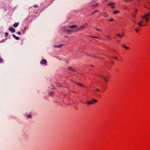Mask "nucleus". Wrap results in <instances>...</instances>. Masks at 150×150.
I'll list each match as a JSON object with an SVG mask.
<instances>
[{
    "label": "nucleus",
    "mask_w": 150,
    "mask_h": 150,
    "mask_svg": "<svg viewBox=\"0 0 150 150\" xmlns=\"http://www.w3.org/2000/svg\"><path fill=\"white\" fill-rule=\"evenodd\" d=\"M99 11L95 10V11H93V13H96V12H98Z\"/></svg>",
    "instance_id": "28"
},
{
    "label": "nucleus",
    "mask_w": 150,
    "mask_h": 150,
    "mask_svg": "<svg viewBox=\"0 0 150 150\" xmlns=\"http://www.w3.org/2000/svg\"><path fill=\"white\" fill-rule=\"evenodd\" d=\"M27 117L28 118H30L31 117V115H28Z\"/></svg>",
    "instance_id": "30"
},
{
    "label": "nucleus",
    "mask_w": 150,
    "mask_h": 150,
    "mask_svg": "<svg viewBox=\"0 0 150 150\" xmlns=\"http://www.w3.org/2000/svg\"><path fill=\"white\" fill-rule=\"evenodd\" d=\"M116 4L114 2H111L109 3L108 4V6H109L111 8L114 9L115 8Z\"/></svg>",
    "instance_id": "3"
},
{
    "label": "nucleus",
    "mask_w": 150,
    "mask_h": 150,
    "mask_svg": "<svg viewBox=\"0 0 150 150\" xmlns=\"http://www.w3.org/2000/svg\"><path fill=\"white\" fill-rule=\"evenodd\" d=\"M127 7H125V9H127Z\"/></svg>",
    "instance_id": "38"
},
{
    "label": "nucleus",
    "mask_w": 150,
    "mask_h": 150,
    "mask_svg": "<svg viewBox=\"0 0 150 150\" xmlns=\"http://www.w3.org/2000/svg\"><path fill=\"white\" fill-rule=\"evenodd\" d=\"M122 47H124L125 49L127 50H129L130 49L129 47H127L124 45H122Z\"/></svg>",
    "instance_id": "11"
},
{
    "label": "nucleus",
    "mask_w": 150,
    "mask_h": 150,
    "mask_svg": "<svg viewBox=\"0 0 150 150\" xmlns=\"http://www.w3.org/2000/svg\"><path fill=\"white\" fill-rule=\"evenodd\" d=\"M120 11L118 10H115L113 12V13L114 14L119 13Z\"/></svg>",
    "instance_id": "15"
},
{
    "label": "nucleus",
    "mask_w": 150,
    "mask_h": 150,
    "mask_svg": "<svg viewBox=\"0 0 150 150\" xmlns=\"http://www.w3.org/2000/svg\"><path fill=\"white\" fill-rule=\"evenodd\" d=\"M69 27L71 28H76L77 27V26L76 25H74L71 26H69Z\"/></svg>",
    "instance_id": "13"
},
{
    "label": "nucleus",
    "mask_w": 150,
    "mask_h": 150,
    "mask_svg": "<svg viewBox=\"0 0 150 150\" xmlns=\"http://www.w3.org/2000/svg\"><path fill=\"white\" fill-rule=\"evenodd\" d=\"M109 21H114V20L113 18H111L109 20Z\"/></svg>",
    "instance_id": "21"
},
{
    "label": "nucleus",
    "mask_w": 150,
    "mask_h": 150,
    "mask_svg": "<svg viewBox=\"0 0 150 150\" xmlns=\"http://www.w3.org/2000/svg\"><path fill=\"white\" fill-rule=\"evenodd\" d=\"M34 7L35 8H36L38 7V6L36 5H35L34 6Z\"/></svg>",
    "instance_id": "33"
},
{
    "label": "nucleus",
    "mask_w": 150,
    "mask_h": 150,
    "mask_svg": "<svg viewBox=\"0 0 150 150\" xmlns=\"http://www.w3.org/2000/svg\"><path fill=\"white\" fill-rule=\"evenodd\" d=\"M17 33H18V35H21V32H18Z\"/></svg>",
    "instance_id": "35"
},
{
    "label": "nucleus",
    "mask_w": 150,
    "mask_h": 150,
    "mask_svg": "<svg viewBox=\"0 0 150 150\" xmlns=\"http://www.w3.org/2000/svg\"><path fill=\"white\" fill-rule=\"evenodd\" d=\"M92 37V38H98L97 37Z\"/></svg>",
    "instance_id": "36"
},
{
    "label": "nucleus",
    "mask_w": 150,
    "mask_h": 150,
    "mask_svg": "<svg viewBox=\"0 0 150 150\" xmlns=\"http://www.w3.org/2000/svg\"><path fill=\"white\" fill-rule=\"evenodd\" d=\"M141 18V20L138 23V25L141 27L146 25L150 20V12L142 16Z\"/></svg>",
    "instance_id": "1"
},
{
    "label": "nucleus",
    "mask_w": 150,
    "mask_h": 150,
    "mask_svg": "<svg viewBox=\"0 0 150 150\" xmlns=\"http://www.w3.org/2000/svg\"><path fill=\"white\" fill-rule=\"evenodd\" d=\"M8 33L7 32H6V33L5 34V37H7V36H8Z\"/></svg>",
    "instance_id": "27"
},
{
    "label": "nucleus",
    "mask_w": 150,
    "mask_h": 150,
    "mask_svg": "<svg viewBox=\"0 0 150 150\" xmlns=\"http://www.w3.org/2000/svg\"><path fill=\"white\" fill-rule=\"evenodd\" d=\"M18 24H19L18 23H15L13 25V26L14 27H15V28L16 27L18 26Z\"/></svg>",
    "instance_id": "17"
},
{
    "label": "nucleus",
    "mask_w": 150,
    "mask_h": 150,
    "mask_svg": "<svg viewBox=\"0 0 150 150\" xmlns=\"http://www.w3.org/2000/svg\"><path fill=\"white\" fill-rule=\"evenodd\" d=\"M105 37L106 38L108 39H110V36L108 35H106Z\"/></svg>",
    "instance_id": "22"
},
{
    "label": "nucleus",
    "mask_w": 150,
    "mask_h": 150,
    "mask_svg": "<svg viewBox=\"0 0 150 150\" xmlns=\"http://www.w3.org/2000/svg\"><path fill=\"white\" fill-rule=\"evenodd\" d=\"M102 15L104 17H107L108 16V15L106 12H103L101 13Z\"/></svg>",
    "instance_id": "14"
},
{
    "label": "nucleus",
    "mask_w": 150,
    "mask_h": 150,
    "mask_svg": "<svg viewBox=\"0 0 150 150\" xmlns=\"http://www.w3.org/2000/svg\"><path fill=\"white\" fill-rule=\"evenodd\" d=\"M102 77L105 80V81L106 82L108 81V77L103 76H102Z\"/></svg>",
    "instance_id": "8"
},
{
    "label": "nucleus",
    "mask_w": 150,
    "mask_h": 150,
    "mask_svg": "<svg viewBox=\"0 0 150 150\" xmlns=\"http://www.w3.org/2000/svg\"><path fill=\"white\" fill-rule=\"evenodd\" d=\"M75 83L77 85L81 87H85V86L82 85L81 83L76 82Z\"/></svg>",
    "instance_id": "12"
},
{
    "label": "nucleus",
    "mask_w": 150,
    "mask_h": 150,
    "mask_svg": "<svg viewBox=\"0 0 150 150\" xmlns=\"http://www.w3.org/2000/svg\"><path fill=\"white\" fill-rule=\"evenodd\" d=\"M122 36H124V35L123 34L122 35Z\"/></svg>",
    "instance_id": "39"
},
{
    "label": "nucleus",
    "mask_w": 150,
    "mask_h": 150,
    "mask_svg": "<svg viewBox=\"0 0 150 150\" xmlns=\"http://www.w3.org/2000/svg\"><path fill=\"white\" fill-rule=\"evenodd\" d=\"M9 30L12 33H14L15 32V29L13 27L9 28Z\"/></svg>",
    "instance_id": "9"
},
{
    "label": "nucleus",
    "mask_w": 150,
    "mask_h": 150,
    "mask_svg": "<svg viewBox=\"0 0 150 150\" xmlns=\"http://www.w3.org/2000/svg\"><path fill=\"white\" fill-rule=\"evenodd\" d=\"M138 11V10L136 8H135L134 10V11L133 12L134 14L133 15V16L135 18L136 17L135 15L137 13Z\"/></svg>",
    "instance_id": "6"
},
{
    "label": "nucleus",
    "mask_w": 150,
    "mask_h": 150,
    "mask_svg": "<svg viewBox=\"0 0 150 150\" xmlns=\"http://www.w3.org/2000/svg\"><path fill=\"white\" fill-rule=\"evenodd\" d=\"M98 6V3H96L94 5H93L92 6L93 7H97Z\"/></svg>",
    "instance_id": "19"
},
{
    "label": "nucleus",
    "mask_w": 150,
    "mask_h": 150,
    "mask_svg": "<svg viewBox=\"0 0 150 150\" xmlns=\"http://www.w3.org/2000/svg\"><path fill=\"white\" fill-rule=\"evenodd\" d=\"M117 36L119 37L122 38V35L120 34H117Z\"/></svg>",
    "instance_id": "26"
},
{
    "label": "nucleus",
    "mask_w": 150,
    "mask_h": 150,
    "mask_svg": "<svg viewBox=\"0 0 150 150\" xmlns=\"http://www.w3.org/2000/svg\"><path fill=\"white\" fill-rule=\"evenodd\" d=\"M40 63L42 64H47V61L45 59H43L41 61Z\"/></svg>",
    "instance_id": "7"
},
{
    "label": "nucleus",
    "mask_w": 150,
    "mask_h": 150,
    "mask_svg": "<svg viewBox=\"0 0 150 150\" xmlns=\"http://www.w3.org/2000/svg\"><path fill=\"white\" fill-rule=\"evenodd\" d=\"M68 69L70 71H75V70L71 67H68Z\"/></svg>",
    "instance_id": "16"
},
{
    "label": "nucleus",
    "mask_w": 150,
    "mask_h": 150,
    "mask_svg": "<svg viewBox=\"0 0 150 150\" xmlns=\"http://www.w3.org/2000/svg\"><path fill=\"white\" fill-rule=\"evenodd\" d=\"M96 90L97 91H99V90L98 89H96Z\"/></svg>",
    "instance_id": "37"
},
{
    "label": "nucleus",
    "mask_w": 150,
    "mask_h": 150,
    "mask_svg": "<svg viewBox=\"0 0 150 150\" xmlns=\"http://www.w3.org/2000/svg\"><path fill=\"white\" fill-rule=\"evenodd\" d=\"M3 62V60L2 58L0 59V63H2Z\"/></svg>",
    "instance_id": "31"
},
{
    "label": "nucleus",
    "mask_w": 150,
    "mask_h": 150,
    "mask_svg": "<svg viewBox=\"0 0 150 150\" xmlns=\"http://www.w3.org/2000/svg\"><path fill=\"white\" fill-rule=\"evenodd\" d=\"M50 95L52 96L54 94V93L53 92H51L50 93Z\"/></svg>",
    "instance_id": "29"
},
{
    "label": "nucleus",
    "mask_w": 150,
    "mask_h": 150,
    "mask_svg": "<svg viewBox=\"0 0 150 150\" xmlns=\"http://www.w3.org/2000/svg\"><path fill=\"white\" fill-rule=\"evenodd\" d=\"M120 59H119V61H120L121 62H122L123 60V59L121 57H120Z\"/></svg>",
    "instance_id": "25"
},
{
    "label": "nucleus",
    "mask_w": 150,
    "mask_h": 150,
    "mask_svg": "<svg viewBox=\"0 0 150 150\" xmlns=\"http://www.w3.org/2000/svg\"><path fill=\"white\" fill-rule=\"evenodd\" d=\"M13 37H14L17 40H18L19 39V37H16L14 35H13Z\"/></svg>",
    "instance_id": "18"
},
{
    "label": "nucleus",
    "mask_w": 150,
    "mask_h": 150,
    "mask_svg": "<svg viewBox=\"0 0 150 150\" xmlns=\"http://www.w3.org/2000/svg\"><path fill=\"white\" fill-rule=\"evenodd\" d=\"M133 0H124V1L126 2H128L133 1Z\"/></svg>",
    "instance_id": "24"
},
{
    "label": "nucleus",
    "mask_w": 150,
    "mask_h": 150,
    "mask_svg": "<svg viewBox=\"0 0 150 150\" xmlns=\"http://www.w3.org/2000/svg\"><path fill=\"white\" fill-rule=\"evenodd\" d=\"M87 26V24L86 23H85L84 25L78 28L77 29H76L74 30H73L69 29L64 27L62 28V30L63 31L66 32L68 33H71L72 32H76L77 31L81 30L82 29L86 28Z\"/></svg>",
    "instance_id": "2"
},
{
    "label": "nucleus",
    "mask_w": 150,
    "mask_h": 150,
    "mask_svg": "<svg viewBox=\"0 0 150 150\" xmlns=\"http://www.w3.org/2000/svg\"><path fill=\"white\" fill-rule=\"evenodd\" d=\"M135 30L136 32L138 33L139 31V29L138 28H136L135 29Z\"/></svg>",
    "instance_id": "23"
},
{
    "label": "nucleus",
    "mask_w": 150,
    "mask_h": 150,
    "mask_svg": "<svg viewBox=\"0 0 150 150\" xmlns=\"http://www.w3.org/2000/svg\"><path fill=\"white\" fill-rule=\"evenodd\" d=\"M146 2L147 4H148V5H147L146 4L144 5V6L145 7L149 9L150 8V0H146Z\"/></svg>",
    "instance_id": "4"
},
{
    "label": "nucleus",
    "mask_w": 150,
    "mask_h": 150,
    "mask_svg": "<svg viewBox=\"0 0 150 150\" xmlns=\"http://www.w3.org/2000/svg\"><path fill=\"white\" fill-rule=\"evenodd\" d=\"M91 105H93L95 104H96L98 102V100L96 99H93L92 100H91Z\"/></svg>",
    "instance_id": "5"
},
{
    "label": "nucleus",
    "mask_w": 150,
    "mask_h": 150,
    "mask_svg": "<svg viewBox=\"0 0 150 150\" xmlns=\"http://www.w3.org/2000/svg\"><path fill=\"white\" fill-rule=\"evenodd\" d=\"M62 46V45H58L56 46L55 47H61Z\"/></svg>",
    "instance_id": "32"
},
{
    "label": "nucleus",
    "mask_w": 150,
    "mask_h": 150,
    "mask_svg": "<svg viewBox=\"0 0 150 150\" xmlns=\"http://www.w3.org/2000/svg\"><path fill=\"white\" fill-rule=\"evenodd\" d=\"M113 59H115L116 60H117L118 61H119V59H118L117 57H113Z\"/></svg>",
    "instance_id": "20"
},
{
    "label": "nucleus",
    "mask_w": 150,
    "mask_h": 150,
    "mask_svg": "<svg viewBox=\"0 0 150 150\" xmlns=\"http://www.w3.org/2000/svg\"><path fill=\"white\" fill-rule=\"evenodd\" d=\"M86 104L88 106L91 105V100H87L85 102Z\"/></svg>",
    "instance_id": "10"
},
{
    "label": "nucleus",
    "mask_w": 150,
    "mask_h": 150,
    "mask_svg": "<svg viewBox=\"0 0 150 150\" xmlns=\"http://www.w3.org/2000/svg\"><path fill=\"white\" fill-rule=\"evenodd\" d=\"M96 30H97V31H100V29L98 28H96Z\"/></svg>",
    "instance_id": "34"
}]
</instances>
